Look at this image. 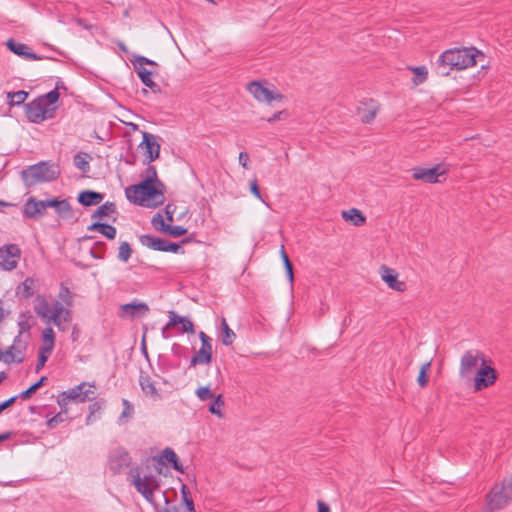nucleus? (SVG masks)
Wrapping results in <instances>:
<instances>
[{"label": "nucleus", "instance_id": "53", "mask_svg": "<svg viewBox=\"0 0 512 512\" xmlns=\"http://www.w3.org/2000/svg\"><path fill=\"white\" fill-rule=\"evenodd\" d=\"M50 355L51 353H46L45 350L40 349L39 358L35 369L36 372H39L44 367Z\"/></svg>", "mask_w": 512, "mask_h": 512}, {"label": "nucleus", "instance_id": "28", "mask_svg": "<svg viewBox=\"0 0 512 512\" xmlns=\"http://www.w3.org/2000/svg\"><path fill=\"white\" fill-rule=\"evenodd\" d=\"M140 184L132 185L126 189L127 199L134 203L144 207H149V203H145V197L142 194V190L139 188Z\"/></svg>", "mask_w": 512, "mask_h": 512}, {"label": "nucleus", "instance_id": "31", "mask_svg": "<svg viewBox=\"0 0 512 512\" xmlns=\"http://www.w3.org/2000/svg\"><path fill=\"white\" fill-rule=\"evenodd\" d=\"M135 70L138 77L146 87L150 88L154 93L160 92L159 86L152 80L151 71L147 70L145 67H139Z\"/></svg>", "mask_w": 512, "mask_h": 512}, {"label": "nucleus", "instance_id": "2", "mask_svg": "<svg viewBox=\"0 0 512 512\" xmlns=\"http://www.w3.org/2000/svg\"><path fill=\"white\" fill-rule=\"evenodd\" d=\"M128 481L140 493L144 499L157 506L154 493L160 490V479L152 473H142L138 466L131 467L128 471Z\"/></svg>", "mask_w": 512, "mask_h": 512}, {"label": "nucleus", "instance_id": "49", "mask_svg": "<svg viewBox=\"0 0 512 512\" xmlns=\"http://www.w3.org/2000/svg\"><path fill=\"white\" fill-rule=\"evenodd\" d=\"M72 313L71 307H67L65 303L55 301L51 307V315Z\"/></svg>", "mask_w": 512, "mask_h": 512}, {"label": "nucleus", "instance_id": "57", "mask_svg": "<svg viewBox=\"0 0 512 512\" xmlns=\"http://www.w3.org/2000/svg\"><path fill=\"white\" fill-rule=\"evenodd\" d=\"M122 403H123L124 409L122 411L121 418L131 417L134 413L133 405L126 399H123Z\"/></svg>", "mask_w": 512, "mask_h": 512}, {"label": "nucleus", "instance_id": "42", "mask_svg": "<svg viewBox=\"0 0 512 512\" xmlns=\"http://www.w3.org/2000/svg\"><path fill=\"white\" fill-rule=\"evenodd\" d=\"M181 499L182 503L185 505L187 512H196L194 507V501L190 496V491L186 485H182L181 487Z\"/></svg>", "mask_w": 512, "mask_h": 512}, {"label": "nucleus", "instance_id": "55", "mask_svg": "<svg viewBox=\"0 0 512 512\" xmlns=\"http://www.w3.org/2000/svg\"><path fill=\"white\" fill-rule=\"evenodd\" d=\"M199 338L201 340L200 348H203L209 352H212L211 338L202 331L199 333Z\"/></svg>", "mask_w": 512, "mask_h": 512}, {"label": "nucleus", "instance_id": "25", "mask_svg": "<svg viewBox=\"0 0 512 512\" xmlns=\"http://www.w3.org/2000/svg\"><path fill=\"white\" fill-rule=\"evenodd\" d=\"M139 241L143 246H146L155 251L165 252V246L167 240L160 237L144 234L140 235Z\"/></svg>", "mask_w": 512, "mask_h": 512}, {"label": "nucleus", "instance_id": "13", "mask_svg": "<svg viewBox=\"0 0 512 512\" xmlns=\"http://www.w3.org/2000/svg\"><path fill=\"white\" fill-rule=\"evenodd\" d=\"M411 171L414 180L431 184L441 182L439 177L447 172L445 169L441 170V165L439 164L432 168L414 167Z\"/></svg>", "mask_w": 512, "mask_h": 512}, {"label": "nucleus", "instance_id": "30", "mask_svg": "<svg viewBox=\"0 0 512 512\" xmlns=\"http://www.w3.org/2000/svg\"><path fill=\"white\" fill-rule=\"evenodd\" d=\"M90 231H98L106 238L112 240L116 237L117 230L114 226L101 222H94L89 227Z\"/></svg>", "mask_w": 512, "mask_h": 512}, {"label": "nucleus", "instance_id": "48", "mask_svg": "<svg viewBox=\"0 0 512 512\" xmlns=\"http://www.w3.org/2000/svg\"><path fill=\"white\" fill-rule=\"evenodd\" d=\"M430 362H426L421 366L417 382L420 387H425L428 382V371L430 370Z\"/></svg>", "mask_w": 512, "mask_h": 512}, {"label": "nucleus", "instance_id": "61", "mask_svg": "<svg viewBox=\"0 0 512 512\" xmlns=\"http://www.w3.org/2000/svg\"><path fill=\"white\" fill-rule=\"evenodd\" d=\"M19 397L18 396H13L7 400H5L4 402L0 403V413L2 411H4L5 409H7L8 407H10L12 404L15 403V401L18 399Z\"/></svg>", "mask_w": 512, "mask_h": 512}, {"label": "nucleus", "instance_id": "38", "mask_svg": "<svg viewBox=\"0 0 512 512\" xmlns=\"http://www.w3.org/2000/svg\"><path fill=\"white\" fill-rule=\"evenodd\" d=\"M90 159L91 157L87 153L79 152L74 156V165L84 173L89 172Z\"/></svg>", "mask_w": 512, "mask_h": 512}, {"label": "nucleus", "instance_id": "50", "mask_svg": "<svg viewBox=\"0 0 512 512\" xmlns=\"http://www.w3.org/2000/svg\"><path fill=\"white\" fill-rule=\"evenodd\" d=\"M195 394L201 401H206L214 397L213 393L211 392L210 386H201L197 388Z\"/></svg>", "mask_w": 512, "mask_h": 512}, {"label": "nucleus", "instance_id": "45", "mask_svg": "<svg viewBox=\"0 0 512 512\" xmlns=\"http://www.w3.org/2000/svg\"><path fill=\"white\" fill-rule=\"evenodd\" d=\"M222 330H223L222 343L226 346L231 345L235 339V333L233 332L232 329L229 328V326L224 318L222 319Z\"/></svg>", "mask_w": 512, "mask_h": 512}, {"label": "nucleus", "instance_id": "12", "mask_svg": "<svg viewBox=\"0 0 512 512\" xmlns=\"http://www.w3.org/2000/svg\"><path fill=\"white\" fill-rule=\"evenodd\" d=\"M20 258L21 250L17 244H7L0 248V267L3 270H14Z\"/></svg>", "mask_w": 512, "mask_h": 512}, {"label": "nucleus", "instance_id": "58", "mask_svg": "<svg viewBox=\"0 0 512 512\" xmlns=\"http://www.w3.org/2000/svg\"><path fill=\"white\" fill-rule=\"evenodd\" d=\"M176 211V206L172 203H168L164 208V213L168 222H173V216Z\"/></svg>", "mask_w": 512, "mask_h": 512}, {"label": "nucleus", "instance_id": "32", "mask_svg": "<svg viewBox=\"0 0 512 512\" xmlns=\"http://www.w3.org/2000/svg\"><path fill=\"white\" fill-rule=\"evenodd\" d=\"M342 217L345 221H350L354 226H362L366 221L362 212L356 208L342 211Z\"/></svg>", "mask_w": 512, "mask_h": 512}, {"label": "nucleus", "instance_id": "15", "mask_svg": "<svg viewBox=\"0 0 512 512\" xmlns=\"http://www.w3.org/2000/svg\"><path fill=\"white\" fill-rule=\"evenodd\" d=\"M139 147L145 151L148 163L155 161L159 157L160 144L155 135L143 132V140Z\"/></svg>", "mask_w": 512, "mask_h": 512}, {"label": "nucleus", "instance_id": "60", "mask_svg": "<svg viewBox=\"0 0 512 512\" xmlns=\"http://www.w3.org/2000/svg\"><path fill=\"white\" fill-rule=\"evenodd\" d=\"M285 117H287V112L285 110L278 111V112L274 113L271 117H269L267 119V122L274 123L278 120L284 119Z\"/></svg>", "mask_w": 512, "mask_h": 512}, {"label": "nucleus", "instance_id": "8", "mask_svg": "<svg viewBox=\"0 0 512 512\" xmlns=\"http://www.w3.org/2000/svg\"><path fill=\"white\" fill-rule=\"evenodd\" d=\"M28 342L22 339V333L14 338L11 346H9L0 355V360L6 364L11 363H22L25 359V351L27 349Z\"/></svg>", "mask_w": 512, "mask_h": 512}, {"label": "nucleus", "instance_id": "33", "mask_svg": "<svg viewBox=\"0 0 512 512\" xmlns=\"http://www.w3.org/2000/svg\"><path fill=\"white\" fill-rule=\"evenodd\" d=\"M55 346V332L52 327L48 326L42 331V346L40 349L46 353H52Z\"/></svg>", "mask_w": 512, "mask_h": 512}, {"label": "nucleus", "instance_id": "39", "mask_svg": "<svg viewBox=\"0 0 512 512\" xmlns=\"http://www.w3.org/2000/svg\"><path fill=\"white\" fill-rule=\"evenodd\" d=\"M225 405V402H224V399H223V396L221 394H218L213 402L209 405V412L213 415H216L217 417L219 418H223L224 417V414H223V407Z\"/></svg>", "mask_w": 512, "mask_h": 512}, {"label": "nucleus", "instance_id": "23", "mask_svg": "<svg viewBox=\"0 0 512 512\" xmlns=\"http://www.w3.org/2000/svg\"><path fill=\"white\" fill-rule=\"evenodd\" d=\"M357 113L363 123H370L376 116L377 105L373 100L363 102L357 108Z\"/></svg>", "mask_w": 512, "mask_h": 512}, {"label": "nucleus", "instance_id": "5", "mask_svg": "<svg viewBox=\"0 0 512 512\" xmlns=\"http://www.w3.org/2000/svg\"><path fill=\"white\" fill-rule=\"evenodd\" d=\"M94 385L82 382L79 385L62 392L57 399V403L62 410L67 412V405L73 401L76 403H84L94 398Z\"/></svg>", "mask_w": 512, "mask_h": 512}, {"label": "nucleus", "instance_id": "22", "mask_svg": "<svg viewBox=\"0 0 512 512\" xmlns=\"http://www.w3.org/2000/svg\"><path fill=\"white\" fill-rule=\"evenodd\" d=\"M33 309L37 316H39L44 322L51 315V305L48 302L45 295L38 294L33 302Z\"/></svg>", "mask_w": 512, "mask_h": 512}, {"label": "nucleus", "instance_id": "3", "mask_svg": "<svg viewBox=\"0 0 512 512\" xmlns=\"http://www.w3.org/2000/svg\"><path fill=\"white\" fill-rule=\"evenodd\" d=\"M61 174L59 165L50 161H41L21 171V178L26 187L56 180Z\"/></svg>", "mask_w": 512, "mask_h": 512}, {"label": "nucleus", "instance_id": "36", "mask_svg": "<svg viewBox=\"0 0 512 512\" xmlns=\"http://www.w3.org/2000/svg\"><path fill=\"white\" fill-rule=\"evenodd\" d=\"M408 69L415 75L412 79L414 86H419L427 80L428 70L426 66H410Z\"/></svg>", "mask_w": 512, "mask_h": 512}, {"label": "nucleus", "instance_id": "7", "mask_svg": "<svg viewBox=\"0 0 512 512\" xmlns=\"http://www.w3.org/2000/svg\"><path fill=\"white\" fill-rule=\"evenodd\" d=\"M139 184V188L145 197V203H149V207H156L164 202V185L162 182L143 180Z\"/></svg>", "mask_w": 512, "mask_h": 512}, {"label": "nucleus", "instance_id": "51", "mask_svg": "<svg viewBox=\"0 0 512 512\" xmlns=\"http://www.w3.org/2000/svg\"><path fill=\"white\" fill-rule=\"evenodd\" d=\"M66 413L67 412H65L64 410L61 409V412H59L58 414H56L52 418L48 419L47 422H46L48 428L49 429H54L60 423L64 422V420H65L64 414H66Z\"/></svg>", "mask_w": 512, "mask_h": 512}, {"label": "nucleus", "instance_id": "34", "mask_svg": "<svg viewBox=\"0 0 512 512\" xmlns=\"http://www.w3.org/2000/svg\"><path fill=\"white\" fill-rule=\"evenodd\" d=\"M161 460L172 465L173 469L183 473V466L179 463L177 454L169 447L165 448L161 453Z\"/></svg>", "mask_w": 512, "mask_h": 512}, {"label": "nucleus", "instance_id": "54", "mask_svg": "<svg viewBox=\"0 0 512 512\" xmlns=\"http://www.w3.org/2000/svg\"><path fill=\"white\" fill-rule=\"evenodd\" d=\"M250 191L251 193L257 198L259 199L260 201H262L266 206H268V203L265 202V200L262 198V195H261V192H260V189H259V186H258V181L256 179L252 180L250 182Z\"/></svg>", "mask_w": 512, "mask_h": 512}, {"label": "nucleus", "instance_id": "64", "mask_svg": "<svg viewBox=\"0 0 512 512\" xmlns=\"http://www.w3.org/2000/svg\"><path fill=\"white\" fill-rule=\"evenodd\" d=\"M317 505H318V512H330V508L325 502L318 501Z\"/></svg>", "mask_w": 512, "mask_h": 512}, {"label": "nucleus", "instance_id": "44", "mask_svg": "<svg viewBox=\"0 0 512 512\" xmlns=\"http://www.w3.org/2000/svg\"><path fill=\"white\" fill-rule=\"evenodd\" d=\"M55 211L62 218H70L72 216V207L66 199L59 200Z\"/></svg>", "mask_w": 512, "mask_h": 512}, {"label": "nucleus", "instance_id": "43", "mask_svg": "<svg viewBox=\"0 0 512 512\" xmlns=\"http://www.w3.org/2000/svg\"><path fill=\"white\" fill-rule=\"evenodd\" d=\"M132 255V248L127 241H122L118 248L117 258L119 261L126 263Z\"/></svg>", "mask_w": 512, "mask_h": 512}, {"label": "nucleus", "instance_id": "37", "mask_svg": "<svg viewBox=\"0 0 512 512\" xmlns=\"http://www.w3.org/2000/svg\"><path fill=\"white\" fill-rule=\"evenodd\" d=\"M211 359L212 352L200 348L199 351L191 358L190 366L208 364L211 362Z\"/></svg>", "mask_w": 512, "mask_h": 512}, {"label": "nucleus", "instance_id": "6", "mask_svg": "<svg viewBox=\"0 0 512 512\" xmlns=\"http://www.w3.org/2000/svg\"><path fill=\"white\" fill-rule=\"evenodd\" d=\"M55 109V107L45 105L44 100L37 97L25 104V115L30 122L39 124L51 119L54 116Z\"/></svg>", "mask_w": 512, "mask_h": 512}, {"label": "nucleus", "instance_id": "59", "mask_svg": "<svg viewBox=\"0 0 512 512\" xmlns=\"http://www.w3.org/2000/svg\"><path fill=\"white\" fill-rule=\"evenodd\" d=\"M165 252L184 253L179 244L169 241L166 242Z\"/></svg>", "mask_w": 512, "mask_h": 512}, {"label": "nucleus", "instance_id": "47", "mask_svg": "<svg viewBox=\"0 0 512 512\" xmlns=\"http://www.w3.org/2000/svg\"><path fill=\"white\" fill-rule=\"evenodd\" d=\"M59 96H60V94L58 92V89L55 88V89L49 91L48 93L39 96L38 98L43 99L44 104L47 105L48 107H52V105L58 101Z\"/></svg>", "mask_w": 512, "mask_h": 512}, {"label": "nucleus", "instance_id": "10", "mask_svg": "<svg viewBox=\"0 0 512 512\" xmlns=\"http://www.w3.org/2000/svg\"><path fill=\"white\" fill-rule=\"evenodd\" d=\"M485 359L479 350H468L460 359L459 375L463 379H470L479 362Z\"/></svg>", "mask_w": 512, "mask_h": 512}, {"label": "nucleus", "instance_id": "20", "mask_svg": "<svg viewBox=\"0 0 512 512\" xmlns=\"http://www.w3.org/2000/svg\"><path fill=\"white\" fill-rule=\"evenodd\" d=\"M6 45H7V48L11 52H13L14 54L24 58L25 60L36 61V60H42L44 58V57L38 56L37 54L32 52L30 50V48L26 44L20 43V42H16L13 39H9L7 41Z\"/></svg>", "mask_w": 512, "mask_h": 512}, {"label": "nucleus", "instance_id": "21", "mask_svg": "<svg viewBox=\"0 0 512 512\" xmlns=\"http://www.w3.org/2000/svg\"><path fill=\"white\" fill-rule=\"evenodd\" d=\"M168 326H176L181 325L180 331L182 333H194V324L192 321L184 316L178 315L175 311H169L168 312Z\"/></svg>", "mask_w": 512, "mask_h": 512}, {"label": "nucleus", "instance_id": "27", "mask_svg": "<svg viewBox=\"0 0 512 512\" xmlns=\"http://www.w3.org/2000/svg\"><path fill=\"white\" fill-rule=\"evenodd\" d=\"M36 280L32 277H27L16 288V295L23 299H28L35 293Z\"/></svg>", "mask_w": 512, "mask_h": 512}, {"label": "nucleus", "instance_id": "19", "mask_svg": "<svg viewBox=\"0 0 512 512\" xmlns=\"http://www.w3.org/2000/svg\"><path fill=\"white\" fill-rule=\"evenodd\" d=\"M381 279L388 285V287L397 292H404L407 288L404 281L398 280L397 272L385 265L381 266Z\"/></svg>", "mask_w": 512, "mask_h": 512}, {"label": "nucleus", "instance_id": "11", "mask_svg": "<svg viewBox=\"0 0 512 512\" xmlns=\"http://www.w3.org/2000/svg\"><path fill=\"white\" fill-rule=\"evenodd\" d=\"M497 379V373L495 369L486 363L485 359H482L480 368L477 370L474 377V389L475 391H481L485 388L492 386Z\"/></svg>", "mask_w": 512, "mask_h": 512}, {"label": "nucleus", "instance_id": "46", "mask_svg": "<svg viewBox=\"0 0 512 512\" xmlns=\"http://www.w3.org/2000/svg\"><path fill=\"white\" fill-rule=\"evenodd\" d=\"M46 377L45 376H42L37 382H35L34 384H32L28 389H26L25 391H22L18 397L25 400V399H28L31 397V395L33 393H35L43 384L44 382L46 381Z\"/></svg>", "mask_w": 512, "mask_h": 512}, {"label": "nucleus", "instance_id": "1", "mask_svg": "<svg viewBox=\"0 0 512 512\" xmlns=\"http://www.w3.org/2000/svg\"><path fill=\"white\" fill-rule=\"evenodd\" d=\"M484 57L476 48H454L444 51L438 58L437 70L447 76L452 69L462 70L476 65L477 57Z\"/></svg>", "mask_w": 512, "mask_h": 512}, {"label": "nucleus", "instance_id": "4", "mask_svg": "<svg viewBox=\"0 0 512 512\" xmlns=\"http://www.w3.org/2000/svg\"><path fill=\"white\" fill-rule=\"evenodd\" d=\"M512 502V473L495 483L485 495L484 512H495Z\"/></svg>", "mask_w": 512, "mask_h": 512}, {"label": "nucleus", "instance_id": "9", "mask_svg": "<svg viewBox=\"0 0 512 512\" xmlns=\"http://www.w3.org/2000/svg\"><path fill=\"white\" fill-rule=\"evenodd\" d=\"M246 89L258 102L270 104L272 101H281L284 98L281 93L269 89L260 81L249 82Z\"/></svg>", "mask_w": 512, "mask_h": 512}, {"label": "nucleus", "instance_id": "62", "mask_svg": "<svg viewBox=\"0 0 512 512\" xmlns=\"http://www.w3.org/2000/svg\"><path fill=\"white\" fill-rule=\"evenodd\" d=\"M249 155L248 153L246 152H240L239 154V163L240 165L243 167V168H247L248 167V162H249Z\"/></svg>", "mask_w": 512, "mask_h": 512}, {"label": "nucleus", "instance_id": "26", "mask_svg": "<svg viewBox=\"0 0 512 512\" xmlns=\"http://www.w3.org/2000/svg\"><path fill=\"white\" fill-rule=\"evenodd\" d=\"M72 321V313L50 315L45 323L55 325L60 331L65 332Z\"/></svg>", "mask_w": 512, "mask_h": 512}, {"label": "nucleus", "instance_id": "63", "mask_svg": "<svg viewBox=\"0 0 512 512\" xmlns=\"http://www.w3.org/2000/svg\"><path fill=\"white\" fill-rule=\"evenodd\" d=\"M44 201V206L45 208H56L58 206V202L59 200L54 198V199H47V200H43Z\"/></svg>", "mask_w": 512, "mask_h": 512}, {"label": "nucleus", "instance_id": "56", "mask_svg": "<svg viewBox=\"0 0 512 512\" xmlns=\"http://www.w3.org/2000/svg\"><path fill=\"white\" fill-rule=\"evenodd\" d=\"M144 180H150L155 182H160L157 179V171L156 168L152 165H149L145 170V179Z\"/></svg>", "mask_w": 512, "mask_h": 512}, {"label": "nucleus", "instance_id": "29", "mask_svg": "<svg viewBox=\"0 0 512 512\" xmlns=\"http://www.w3.org/2000/svg\"><path fill=\"white\" fill-rule=\"evenodd\" d=\"M103 200V195L95 191H82L78 196V201L83 206L97 205Z\"/></svg>", "mask_w": 512, "mask_h": 512}, {"label": "nucleus", "instance_id": "24", "mask_svg": "<svg viewBox=\"0 0 512 512\" xmlns=\"http://www.w3.org/2000/svg\"><path fill=\"white\" fill-rule=\"evenodd\" d=\"M139 384L143 393L149 398H151L153 401H158L161 399V394L156 388L155 383L148 375H141L139 379Z\"/></svg>", "mask_w": 512, "mask_h": 512}, {"label": "nucleus", "instance_id": "52", "mask_svg": "<svg viewBox=\"0 0 512 512\" xmlns=\"http://www.w3.org/2000/svg\"><path fill=\"white\" fill-rule=\"evenodd\" d=\"M132 63L134 64L135 69H138L139 67H145V65H157L153 60L140 55L135 56L134 60H132Z\"/></svg>", "mask_w": 512, "mask_h": 512}, {"label": "nucleus", "instance_id": "35", "mask_svg": "<svg viewBox=\"0 0 512 512\" xmlns=\"http://www.w3.org/2000/svg\"><path fill=\"white\" fill-rule=\"evenodd\" d=\"M116 213V205L114 202H105L101 206H99L92 214V218H103L108 217L112 214Z\"/></svg>", "mask_w": 512, "mask_h": 512}, {"label": "nucleus", "instance_id": "14", "mask_svg": "<svg viewBox=\"0 0 512 512\" xmlns=\"http://www.w3.org/2000/svg\"><path fill=\"white\" fill-rule=\"evenodd\" d=\"M132 459L127 450L122 447L114 449L109 457V468L114 474L121 473L131 465Z\"/></svg>", "mask_w": 512, "mask_h": 512}, {"label": "nucleus", "instance_id": "41", "mask_svg": "<svg viewBox=\"0 0 512 512\" xmlns=\"http://www.w3.org/2000/svg\"><path fill=\"white\" fill-rule=\"evenodd\" d=\"M28 97V92L19 90L16 92H9L7 98L11 106L23 104Z\"/></svg>", "mask_w": 512, "mask_h": 512}, {"label": "nucleus", "instance_id": "40", "mask_svg": "<svg viewBox=\"0 0 512 512\" xmlns=\"http://www.w3.org/2000/svg\"><path fill=\"white\" fill-rule=\"evenodd\" d=\"M73 293L70 291V289L65 286L64 284H61L59 293H58V301L63 302L66 304L67 307L73 306Z\"/></svg>", "mask_w": 512, "mask_h": 512}, {"label": "nucleus", "instance_id": "16", "mask_svg": "<svg viewBox=\"0 0 512 512\" xmlns=\"http://www.w3.org/2000/svg\"><path fill=\"white\" fill-rule=\"evenodd\" d=\"M151 223L156 230L169 234L173 237H180L187 233V229L182 226H171L170 224L165 223L164 218L160 213L153 216Z\"/></svg>", "mask_w": 512, "mask_h": 512}, {"label": "nucleus", "instance_id": "18", "mask_svg": "<svg viewBox=\"0 0 512 512\" xmlns=\"http://www.w3.org/2000/svg\"><path fill=\"white\" fill-rule=\"evenodd\" d=\"M23 215L29 219H38L46 213L43 200H37L35 197H29L23 205Z\"/></svg>", "mask_w": 512, "mask_h": 512}, {"label": "nucleus", "instance_id": "17", "mask_svg": "<svg viewBox=\"0 0 512 512\" xmlns=\"http://www.w3.org/2000/svg\"><path fill=\"white\" fill-rule=\"evenodd\" d=\"M149 311V307L144 302H137L136 300L131 303H126L120 306L119 316L121 318H131L145 316Z\"/></svg>", "mask_w": 512, "mask_h": 512}]
</instances>
